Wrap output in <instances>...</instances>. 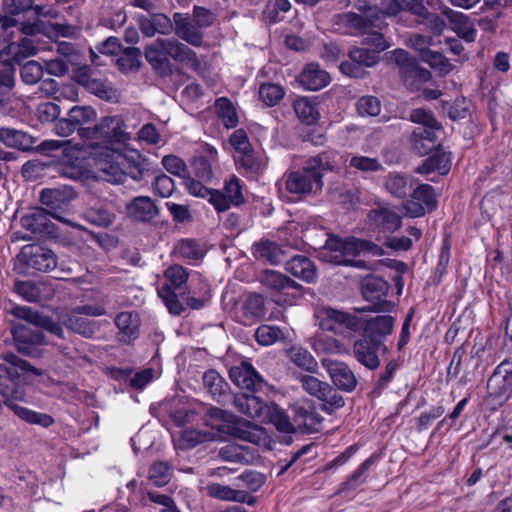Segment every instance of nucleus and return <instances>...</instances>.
Instances as JSON below:
<instances>
[{
	"label": "nucleus",
	"mask_w": 512,
	"mask_h": 512,
	"mask_svg": "<svg viewBox=\"0 0 512 512\" xmlns=\"http://www.w3.org/2000/svg\"><path fill=\"white\" fill-rule=\"evenodd\" d=\"M1 358L4 363L0 364V370L3 372L0 374V395L4 398V404L28 424L44 428L50 427L54 423L52 416L18 404V402L24 401L26 396L24 388L18 384L19 378L28 375L40 377L43 375V370L32 366L11 352L2 354Z\"/></svg>",
	"instance_id": "nucleus-1"
},
{
	"label": "nucleus",
	"mask_w": 512,
	"mask_h": 512,
	"mask_svg": "<svg viewBox=\"0 0 512 512\" xmlns=\"http://www.w3.org/2000/svg\"><path fill=\"white\" fill-rule=\"evenodd\" d=\"M12 314L35 327L31 328L25 324H17L12 329L15 348L22 355L28 357L41 356L40 346L46 344L42 330H46L59 338H64V330L59 323L31 307H14Z\"/></svg>",
	"instance_id": "nucleus-2"
},
{
	"label": "nucleus",
	"mask_w": 512,
	"mask_h": 512,
	"mask_svg": "<svg viewBox=\"0 0 512 512\" xmlns=\"http://www.w3.org/2000/svg\"><path fill=\"white\" fill-rule=\"evenodd\" d=\"M337 154L323 152L308 158L301 169L285 174V188L291 194H318L323 188L325 172L334 170Z\"/></svg>",
	"instance_id": "nucleus-3"
},
{
	"label": "nucleus",
	"mask_w": 512,
	"mask_h": 512,
	"mask_svg": "<svg viewBox=\"0 0 512 512\" xmlns=\"http://www.w3.org/2000/svg\"><path fill=\"white\" fill-rule=\"evenodd\" d=\"M330 255L327 260L343 266H351L362 270H371L372 265L364 260L355 259L361 254H370L372 256H381L384 254L383 249L373 242L359 239L356 237L341 238L331 235L325 245Z\"/></svg>",
	"instance_id": "nucleus-4"
},
{
	"label": "nucleus",
	"mask_w": 512,
	"mask_h": 512,
	"mask_svg": "<svg viewBox=\"0 0 512 512\" xmlns=\"http://www.w3.org/2000/svg\"><path fill=\"white\" fill-rule=\"evenodd\" d=\"M233 405L238 412L261 422L272 423L277 430H288L291 426L285 411L274 402L265 403L251 393H238L233 396Z\"/></svg>",
	"instance_id": "nucleus-5"
},
{
	"label": "nucleus",
	"mask_w": 512,
	"mask_h": 512,
	"mask_svg": "<svg viewBox=\"0 0 512 512\" xmlns=\"http://www.w3.org/2000/svg\"><path fill=\"white\" fill-rule=\"evenodd\" d=\"M80 138L88 146L96 147L111 143H126L131 137L126 131L125 121L121 115H108L102 117L92 128H81Z\"/></svg>",
	"instance_id": "nucleus-6"
},
{
	"label": "nucleus",
	"mask_w": 512,
	"mask_h": 512,
	"mask_svg": "<svg viewBox=\"0 0 512 512\" xmlns=\"http://www.w3.org/2000/svg\"><path fill=\"white\" fill-rule=\"evenodd\" d=\"M315 316L318 319L321 330L344 334L346 330L359 331L363 323L362 319L354 314H349L329 306H321L316 309Z\"/></svg>",
	"instance_id": "nucleus-7"
},
{
	"label": "nucleus",
	"mask_w": 512,
	"mask_h": 512,
	"mask_svg": "<svg viewBox=\"0 0 512 512\" xmlns=\"http://www.w3.org/2000/svg\"><path fill=\"white\" fill-rule=\"evenodd\" d=\"M292 421L286 414L290 428L288 430H278L279 432L291 434L297 431L311 434L321 430L323 417L316 411L315 406L310 402L295 403L291 406Z\"/></svg>",
	"instance_id": "nucleus-8"
},
{
	"label": "nucleus",
	"mask_w": 512,
	"mask_h": 512,
	"mask_svg": "<svg viewBox=\"0 0 512 512\" xmlns=\"http://www.w3.org/2000/svg\"><path fill=\"white\" fill-rule=\"evenodd\" d=\"M76 191L70 186L46 188L40 193V202L49 211L52 218L62 223L71 225L66 218L71 202L76 198Z\"/></svg>",
	"instance_id": "nucleus-9"
},
{
	"label": "nucleus",
	"mask_w": 512,
	"mask_h": 512,
	"mask_svg": "<svg viewBox=\"0 0 512 512\" xmlns=\"http://www.w3.org/2000/svg\"><path fill=\"white\" fill-rule=\"evenodd\" d=\"M389 290V283L381 277H367L362 286L364 299L371 303L357 311L390 312L394 303L385 299Z\"/></svg>",
	"instance_id": "nucleus-10"
},
{
	"label": "nucleus",
	"mask_w": 512,
	"mask_h": 512,
	"mask_svg": "<svg viewBox=\"0 0 512 512\" xmlns=\"http://www.w3.org/2000/svg\"><path fill=\"white\" fill-rule=\"evenodd\" d=\"M127 158L120 152L105 149L96 159L97 176L110 183H122L126 177Z\"/></svg>",
	"instance_id": "nucleus-11"
},
{
	"label": "nucleus",
	"mask_w": 512,
	"mask_h": 512,
	"mask_svg": "<svg viewBox=\"0 0 512 512\" xmlns=\"http://www.w3.org/2000/svg\"><path fill=\"white\" fill-rule=\"evenodd\" d=\"M436 208L435 190L429 184H419L411 193L410 199L403 203L405 215L411 218L422 217Z\"/></svg>",
	"instance_id": "nucleus-12"
},
{
	"label": "nucleus",
	"mask_w": 512,
	"mask_h": 512,
	"mask_svg": "<svg viewBox=\"0 0 512 512\" xmlns=\"http://www.w3.org/2000/svg\"><path fill=\"white\" fill-rule=\"evenodd\" d=\"M206 425L210 426L212 429H217L218 432L228 433L235 438H239L253 444H260L267 438L264 428L237 416L232 424L226 426L216 425L208 421L206 422Z\"/></svg>",
	"instance_id": "nucleus-13"
},
{
	"label": "nucleus",
	"mask_w": 512,
	"mask_h": 512,
	"mask_svg": "<svg viewBox=\"0 0 512 512\" xmlns=\"http://www.w3.org/2000/svg\"><path fill=\"white\" fill-rule=\"evenodd\" d=\"M489 396L507 400L512 396V360L505 359L496 366L487 381Z\"/></svg>",
	"instance_id": "nucleus-14"
},
{
	"label": "nucleus",
	"mask_w": 512,
	"mask_h": 512,
	"mask_svg": "<svg viewBox=\"0 0 512 512\" xmlns=\"http://www.w3.org/2000/svg\"><path fill=\"white\" fill-rule=\"evenodd\" d=\"M244 202L241 181L236 176L226 180L222 190H214L210 198V203L218 212H225L231 206H239Z\"/></svg>",
	"instance_id": "nucleus-15"
},
{
	"label": "nucleus",
	"mask_w": 512,
	"mask_h": 512,
	"mask_svg": "<svg viewBox=\"0 0 512 512\" xmlns=\"http://www.w3.org/2000/svg\"><path fill=\"white\" fill-rule=\"evenodd\" d=\"M19 258L25 264L40 272H50L57 267V256L46 247L40 245H26L22 248Z\"/></svg>",
	"instance_id": "nucleus-16"
},
{
	"label": "nucleus",
	"mask_w": 512,
	"mask_h": 512,
	"mask_svg": "<svg viewBox=\"0 0 512 512\" xmlns=\"http://www.w3.org/2000/svg\"><path fill=\"white\" fill-rule=\"evenodd\" d=\"M335 23L352 35H364L374 29L379 30L378 16L360 15L356 12H344L335 16Z\"/></svg>",
	"instance_id": "nucleus-17"
},
{
	"label": "nucleus",
	"mask_w": 512,
	"mask_h": 512,
	"mask_svg": "<svg viewBox=\"0 0 512 512\" xmlns=\"http://www.w3.org/2000/svg\"><path fill=\"white\" fill-rule=\"evenodd\" d=\"M50 213L45 208L38 207L21 218V224L39 237H53L57 235L55 224L50 220Z\"/></svg>",
	"instance_id": "nucleus-18"
},
{
	"label": "nucleus",
	"mask_w": 512,
	"mask_h": 512,
	"mask_svg": "<svg viewBox=\"0 0 512 512\" xmlns=\"http://www.w3.org/2000/svg\"><path fill=\"white\" fill-rule=\"evenodd\" d=\"M146 61L152 69L161 77L172 74V64L167 57V46L165 38H157L144 49Z\"/></svg>",
	"instance_id": "nucleus-19"
},
{
	"label": "nucleus",
	"mask_w": 512,
	"mask_h": 512,
	"mask_svg": "<svg viewBox=\"0 0 512 512\" xmlns=\"http://www.w3.org/2000/svg\"><path fill=\"white\" fill-rule=\"evenodd\" d=\"M137 22L141 33L148 38H152L156 34L167 36L174 30L173 18L171 19L164 13L152 11L148 16L139 15Z\"/></svg>",
	"instance_id": "nucleus-20"
},
{
	"label": "nucleus",
	"mask_w": 512,
	"mask_h": 512,
	"mask_svg": "<svg viewBox=\"0 0 512 512\" xmlns=\"http://www.w3.org/2000/svg\"><path fill=\"white\" fill-rule=\"evenodd\" d=\"M380 349L387 350L386 346L380 344V341H374L363 336V338L354 342L353 354L359 363L370 370H375L380 365L378 357Z\"/></svg>",
	"instance_id": "nucleus-21"
},
{
	"label": "nucleus",
	"mask_w": 512,
	"mask_h": 512,
	"mask_svg": "<svg viewBox=\"0 0 512 512\" xmlns=\"http://www.w3.org/2000/svg\"><path fill=\"white\" fill-rule=\"evenodd\" d=\"M174 32L186 43L199 47L203 43L204 34L189 14L176 12L173 14Z\"/></svg>",
	"instance_id": "nucleus-22"
},
{
	"label": "nucleus",
	"mask_w": 512,
	"mask_h": 512,
	"mask_svg": "<svg viewBox=\"0 0 512 512\" xmlns=\"http://www.w3.org/2000/svg\"><path fill=\"white\" fill-rule=\"evenodd\" d=\"M323 366L327 369L334 385L343 391L351 392L357 385L353 371L343 362L324 359Z\"/></svg>",
	"instance_id": "nucleus-23"
},
{
	"label": "nucleus",
	"mask_w": 512,
	"mask_h": 512,
	"mask_svg": "<svg viewBox=\"0 0 512 512\" xmlns=\"http://www.w3.org/2000/svg\"><path fill=\"white\" fill-rule=\"evenodd\" d=\"M159 214L154 201L148 196H138L126 204V215L134 222H150Z\"/></svg>",
	"instance_id": "nucleus-24"
},
{
	"label": "nucleus",
	"mask_w": 512,
	"mask_h": 512,
	"mask_svg": "<svg viewBox=\"0 0 512 512\" xmlns=\"http://www.w3.org/2000/svg\"><path fill=\"white\" fill-rule=\"evenodd\" d=\"M76 80L84 86L90 93L95 94L101 99L110 101L116 97V90L110 83L92 77L90 69L87 66L80 68L76 73Z\"/></svg>",
	"instance_id": "nucleus-25"
},
{
	"label": "nucleus",
	"mask_w": 512,
	"mask_h": 512,
	"mask_svg": "<svg viewBox=\"0 0 512 512\" xmlns=\"http://www.w3.org/2000/svg\"><path fill=\"white\" fill-rule=\"evenodd\" d=\"M231 381L239 388L247 390H258L263 385V379L253 366L248 362H242L229 371Z\"/></svg>",
	"instance_id": "nucleus-26"
},
{
	"label": "nucleus",
	"mask_w": 512,
	"mask_h": 512,
	"mask_svg": "<svg viewBox=\"0 0 512 512\" xmlns=\"http://www.w3.org/2000/svg\"><path fill=\"white\" fill-rule=\"evenodd\" d=\"M362 323L363 336L374 341H380V344H382L386 336L392 333L395 319L390 315H381L369 320H362Z\"/></svg>",
	"instance_id": "nucleus-27"
},
{
	"label": "nucleus",
	"mask_w": 512,
	"mask_h": 512,
	"mask_svg": "<svg viewBox=\"0 0 512 512\" xmlns=\"http://www.w3.org/2000/svg\"><path fill=\"white\" fill-rule=\"evenodd\" d=\"M441 13L449 20L451 29L466 42H473L476 38V29L469 17L461 12L443 6Z\"/></svg>",
	"instance_id": "nucleus-28"
},
{
	"label": "nucleus",
	"mask_w": 512,
	"mask_h": 512,
	"mask_svg": "<svg viewBox=\"0 0 512 512\" xmlns=\"http://www.w3.org/2000/svg\"><path fill=\"white\" fill-rule=\"evenodd\" d=\"M370 226L381 232H394L401 226L400 216L387 208L372 209L368 214Z\"/></svg>",
	"instance_id": "nucleus-29"
},
{
	"label": "nucleus",
	"mask_w": 512,
	"mask_h": 512,
	"mask_svg": "<svg viewBox=\"0 0 512 512\" xmlns=\"http://www.w3.org/2000/svg\"><path fill=\"white\" fill-rule=\"evenodd\" d=\"M306 90L317 91L330 82L329 74L316 63L307 64L297 78Z\"/></svg>",
	"instance_id": "nucleus-30"
},
{
	"label": "nucleus",
	"mask_w": 512,
	"mask_h": 512,
	"mask_svg": "<svg viewBox=\"0 0 512 512\" xmlns=\"http://www.w3.org/2000/svg\"><path fill=\"white\" fill-rule=\"evenodd\" d=\"M207 493L210 497L223 500L246 503L250 506L256 503V498L241 489H233L219 483H212L207 486Z\"/></svg>",
	"instance_id": "nucleus-31"
},
{
	"label": "nucleus",
	"mask_w": 512,
	"mask_h": 512,
	"mask_svg": "<svg viewBox=\"0 0 512 512\" xmlns=\"http://www.w3.org/2000/svg\"><path fill=\"white\" fill-rule=\"evenodd\" d=\"M116 327L119 329V340L130 344L139 336L140 320L137 313L121 312L114 319Z\"/></svg>",
	"instance_id": "nucleus-32"
},
{
	"label": "nucleus",
	"mask_w": 512,
	"mask_h": 512,
	"mask_svg": "<svg viewBox=\"0 0 512 512\" xmlns=\"http://www.w3.org/2000/svg\"><path fill=\"white\" fill-rule=\"evenodd\" d=\"M418 0H380L379 6L373 15L378 16L379 30H382L387 24L385 17H395L402 11H409L412 14V7L417 4Z\"/></svg>",
	"instance_id": "nucleus-33"
},
{
	"label": "nucleus",
	"mask_w": 512,
	"mask_h": 512,
	"mask_svg": "<svg viewBox=\"0 0 512 512\" xmlns=\"http://www.w3.org/2000/svg\"><path fill=\"white\" fill-rule=\"evenodd\" d=\"M165 41L168 58H172L176 62L184 63L193 69L199 67L200 62L198 60L197 54L186 44L178 41L175 38H165Z\"/></svg>",
	"instance_id": "nucleus-34"
},
{
	"label": "nucleus",
	"mask_w": 512,
	"mask_h": 512,
	"mask_svg": "<svg viewBox=\"0 0 512 512\" xmlns=\"http://www.w3.org/2000/svg\"><path fill=\"white\" fill-rule=\"evenodd\" d=\"M14 290L23 299L29 302H39L47 299L53 292L46 282L39 281H16Z\"/></svg>",
	"instance_id": "nucleus-35"
},
{
	"label": "nucleus",
	"mask_w": 512,
	"mask_h": 512,
	"mask_svg": "<svg viewBox=\"0 0 512 512\" xmlns=\"http://www.w3.org/2000/svg\"><path fill=\"white\" fill-rule=\"evenodd\" d=\"M287 272L293 276L311 283L316 279V268L314 263L304 255H295L285 264Z\"/></svg>",
	"instance_id": "nucleus-36"
},
{
	"label": "nucleus",
	"mask_w": 512,
	"mask_h": 512,
	"mask_svg": "<svg viewBox=\"0 0 512 512\" xmlns=\"http://www.w3.org/2000/svg\"><path fill=\"white\" fill-rule=\"evenodd\" d=\"M450 168V154L441 149H437L432 156L425 159L422 164L415 169V172L423 175L438 172L441 175H445L449 172Z\"/></svg>",
	"instance_id": "nucleus-37"
},
{
	"label": "nucleus",
	"mask_w": 512,
	"mask_h": 512,
	"mask_svg": "<svg viewBox=\"0 0 512 512\" xmlns=\"http://www.w3.org/2000/svg\"><path fill=\"white\" fill-rule=\"evenodd\" d=\"M412 14L420 18L418 23L425 25L427 30L436 35H440L446 27L445 21L439 15L430 12L423 5L422 0H418L412 7Z\"/></svg>",
	"instance_id": "nucleus-38"
},
{
	"label": "nucleus",
	"mask_w": 512,
	"mask_h": 512,
	"mask_svg": "<svg viewBox=\"0 0 512 512\" xmlns=\"http://www.w3.org/2000/svg\"><path fill=\"white\" fill-rule=\"evenodd\" d=\"M64 324L71 331L86 338L93 337L100 328L96 321L84 318L74 310L67 315Z\"/></svg>",
	"instance_id": "nucleus-39"
},
{
	"label": "nucleus",
	"mask_w": 512,
	"mask_h": 512,
	"mask_svg": "<svg viewBox=\"0 0 512 512\" xmlns=\"http://www.w3.org/2000/svg\"><path fill=\"white\" fill-rule=\"evenodd\" d=\"M235 162L246 174L253 176L262 174L267 165L264 157L253 149L248 153L235 157Z\"/></svg>",
	"instance_id": "nucleus-40"
},
{
	"label": "nucleus",
	"mask_w": 512,
	"mask_h": 512,
	"mask_svg": "<svg viewBox=\"0 0 512 512\" xmlns=\"http://www.w3.org/2000/svg\"><path fill=\"white\" fill-rule=\"evenodd\" d=\"M311 346L318 354H342L346 352V348L341 341L325 333L316 334L311 340Z\"/></svg>",
	"instance_id": "nucleus-41"
},
{
	"label": "nucleus",
	"mask_w": 512,
	"mask_h": 512,
	"mask_svg": "<svg viewBox=\"0 0 512 512\" xmlns=\"http://www.w3.org/2000/svg\"><path fill=\"white\" fill-rule=\"evenodd\" d=\"M203 385L218 402H221L227 396L229 385L215 370L204 373Z\"/></svg>",
	"instance_id": "nucleus-42"
},
{
	"label": "nucleus",
	"mask_w": 512,
	"mask_h": 512,
	"mask_svg": "<svg viewBox=\"0 0 512 512\" xmlns=\"http://www.w3.org/2000/svg\"><path fill=\"white\" fill-rule=\"evenodd\" d=\"M218 457L223 461L248 465L251 463L253 455L249 453L248 448L236 443H230L220 448Z\"/></svg>",
	"instance_id": "nucleus-43"
},
{
	"label": "nucleus",
	"mask_w": 512,
	"mask_h": 512,
	"mask_svg": "<svg viewBox=\"0 0 512 512\" xmlns=\"http://www.w3.org/2000/svg\"><path fill=\"white\" fill-rule=\"evenodd\" d=\"M254 256L268 261L272 265L279 264L284 259V253L279 246L271 241H260L254 245Z\"/></svg>",
	"instance_id": "nucleus-44"
},
{
	"label": "nucleus",
	"mask_w": 512,
	"mask_h": 512,
	"mask_svg": "<svg viewBox=\"0 0 512 512\" xmlns=\"http://www.w3.org/2000/svg\"><path fill=\"white\" fill-rule=\"evenodd\" d=\"M68 116L69 121L73 123V126L80 136L81 128H92V126L87 125L96 120L97 114L90 106H74L69 110Z\"/></svg>",
	"instance_id": "nucleus-45"
},
{
	"label": "nucleus",
	"mask_w": 512,
	"mask_h": 512,
	"mask_svg": "<svg viewBox=\"0 0 512 512\" xmlns=\"http://www.w3.org/2000/svg\"><path fill=\"white\" fill-rule=\"evenodd\" d=\"M259 281L271 293H280L288 289L289 284H292L289 277L275 270L263 271Z\"/></svg>",
	"instance_id": "nucleus-46"
},
{
	"label": "nucleus",
	"mask_w": 512,
	"mask_h": 512,
	"mask_svg": "<svg viewBox=\"0 0 512 512\" xmlns=\"http://www.w3.org/2000/svg\"><path fill=\"white\" fill-rule=\"evenodd\" d=\"M0 139L5 145L20 150H28L33 143L32 137L27 133L10 128L0 129Z\"/></svg>",
	"instance_id": "nucleus-47"
},
{
	"label": "nucleus",
	"mask_w": 512,
	"mask_h": 512,
	"mask_svg": "<svg viewBox=\"0 0 512 512\" xmlns=\"http://www.w3.org/2000/svg\"><path fill=\"white\" fill-rule=\"evenodd\" d=\"M287 355L289 360L297 367L308 372H315L318 364L312 354L305 348L300 346H292Z\"/></svg>",
	"instance_id": "nucleus-48"
},
{
	"label": "nucleus",
	"mask_w": 512,
	"mask_h": 512,
	"mask_svg": "<svg viewBox=\"0 0 512 512\" xmlns=\"http://www.w3.org/2000/svg\"><path fill=\"white\" fill-rule=\"evenodd\" d=\"M384 186L389 194L397 198H405L410 190L407 176L396 172L385 177Z\"/></svg>",
	"instance_id": "nucleus-49"
},
{
	"label": "nucleus",
	"mask_w": 512,
	"mask_h": 512,
	"mask_svg": "<svg viewBox=\"0 0 512 512\" xmlns=\"http://www.w3.org/2000/svg\"><path fill=\"white\" fill-rule=\"evenodd\" d=\"M121 52L122 55L116 61L119 70L125 73L137 71L141 65V50L138 47H126Z\"/></svg>",
	"instance_id": "nucleus-50"
},
{
	"label": "nucleus",
	"mask_w": 512,
	"mask_h": 512,
	"mask_svg": "<svg viewBox=\"0 0 512 512\" xmlns=\"http://www.w3.org/2000/svg\"><path fill=\"white\" fill-rule=\"evenodd\" d=\"M215 109L226 128H234L237 126L238 116L232 102L228 98L221 97L217 99Z\"/></svg>",
	"instance_id": "nucleus-51"
},
{
	"label": "nucleus",
	"mask_w": 512,
	"mask_h": 512,
	"mask_svg": "<svg viewBox=\"0 0 512 512\" xmlns=\"http://www.w3.org/2000/svg\"><path fill=\"white\" fill-rule=\"evenodd\" d=\"M376 455H371L367 458L347 479V481L343 482L340 487V491H348L357 488L360 484L365 481L366 473L371 468V466L376 462Z\"/></svg>",
	"instance_id": "nucleus-52"
},
{
	"label": "nucleus",
	"mask_w": 512,
	"mask_h": 512,
	"mask_svg": "<svg viewBox=\"0 0 512 512\" xmlns=\"http://www.w3.org/2000/svg\"><path fill=\"white\" fill-rule=\"evenodd\" d=\"M177 290H173L171 286L163 284L157 290L159 297L164 302L165 306L171 314L180 315L184 311V306L179 300L180 292L177 294Z\"/></svg>",
	"instance_id": "nucleus-53"
},
{
	"label": "nucleus",
	"mask_w": 512,
	"mask_h": 512,
	"mask_svg": "<svg viewBox=\"0 0 512 512\" xmlns=\"http://www.w3.org/2000/svg\"><path fill=\"white\" fill-rule=\"evenodd\" d=\"M318 399L322 402L321 409L328 414H332L345 405L341 394L329 384L327 389L322 391Z\"/></svg>",
	"instance_id": "nucleus-54"
},
{
	"label": "nucleus",
	"mask_w": 512,
	"mask_h": 512,
	"mask_svg": "<svg viewBox=\"0 0 512 512\" xmlns=\"http://www.w3.org/2000/svg\"><path fill=\"white\" fill-rule=\"evenodd\" d=\"M149 479L156 486H164L172 477V468L168 462L156 461L149 468Z\"/></svg>",
	"instance_id": "nucleus-55"
},
{
	"label": "nucleus",
	"mask_w": 512,
	"mask_h": 512,
	"mask_svg": "<svg viewBox=\"0 0 512 512\" xmlns=\"http://www.w3.org/2000/svg\"><path fill=\"white\" fill-rule=\"evenodd\" d=\"M284 95L283 87L275 83L267 82L259 87V98L269 107L277 105Z\"/></svg>",
	"instance_id": "nucleus-56"
},
{
	"label": "nucleus",
	"mask_w": 512,
	"mask_h": 512,
	"mask_svg": "<svg viewBox=\"0 0 512 512\" xmlns=\"http://www.w3.org/2000/svg\"><path fill=\"white\" fill-rule=\"evenodd\" d=\"M256 341L263 346H269L285 338L283 331L272 325H261L255 332Z\"/></svg>",
	"instance_id": "nucleus-57"
},
{
	"label": "nucleus",
	"mask_w": 512,
	"mask_h": 512,
	"mask_svg": "<svg viewBox=\"0 0 512 512\" xmlns=\"http://www.w3.org/2000/svg\"><path fill=\"white\" fill-rule=\"evenodd\" d=\"M164 276L167 280V285L171 286L173 290L183 291V286L186 285L189 274L187 270L181 265H173L168 267Z\"/></svg>",
	"instance_id": "nucleus-58"
},
{
	"label": "nucleus",
	"mask_w": 512,
	"mask_h": 512,
	"mask_svg": "<svg viewBox=\"0 0 512 512\" xmlns=\"http://www.w3.org/2000/svg\"><path fill=\"white\" fill-rule=\"evenodd\" d=\"M294 110L297 116L307 124L317 121L319 113L315 105L307 98H299L294 102Z\"/></svg>",
	"instance_id": "nucleus-59"
},
{
	"label": "nucleus",
	"mask_w": 512,
	"mask_h": 512,
	"mask_svg": "<svg viewBox=\"0 0 512 512\" xmlns=\"http://www.w3.org/2000/svg\"><path fill=\"white\" fill-rule=\"evenodd\" d=\"M349 58L354 62L359 63L362 67L370 68L379 62L380 56L377 51H372L369 48L354 47L349 51Z\"/></svg>",
	"instance_id": "nucleus-60"
},
{
	"label": "nucleus",
	"mask_w": 512,
	"mask_h": 512,
	"mask_svg": "<svg viewBox=\"0 0 512 512\" xmlns=\"http://www.w3.org/2000/svg\"><path fill=\"white\" fill-rule=\"evenodd\" d=\"M216 438V433L211 431H201L196 429H185L181 433V439L186 444V447H195L198 444L213 441Z\"/></svg>",
	"instance_id": "nucleus-61"
},
{
	"label": "nucleus",
	"mask_w": 512,
	"mask_h": 512,
	"mask_svg": "<svg viewBox=\"0 0 512 512\" xmlns=\"http://www.w3.org/2000/svg\"><path fill=\"white\" fill-rule=\"evenodd\" d=\"M176 253L185 259L198 260L204 256V250L192 239H183L178 242Z\"/></svg>",
	"instance_id": "nucleus-62"
},
{
	"label": "nucleus",
	"mask_w": 512,
	"mask_h": 512,
	"mask_svg": "<svg viewBox=\"0 0 512 512\" xmlns=\"http://www.w3.org/2000/svg\"><path fill=\"white\" fill-rule=\"evenodd\" d=\"M88 220L98 226L107 227L115 220V214L104 205L91 208L87 212Z\"/></svg>",
	"instance_id": "nucleus-63"
},
{
	"label": "nucleus",
	"mask_w": 512,
	"mask_h": 512,
	"mask_svg": "<svg viewBox=\"0 0 512 512\" xmlns=\"http://www.w3.org/2000/svg\"><path fill=\"white\" fill-rule=\"evenodd\" d=\"M349 166L361 172H378L383 169L378 158L363 155H353Z\"/></svg>",
	"instance_id": "nucleus-64"
}]
</instances>
